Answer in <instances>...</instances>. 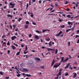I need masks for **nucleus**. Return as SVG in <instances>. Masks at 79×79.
Segmentation results:
<instances>
[{
  "instance_id": "f257e3e1",
  "label": "nucleus",
  "mask_w": 79,
  "mask_h": 79,
  "mask_svg": "<svg viewBox=\"0 0 79 79\" xmlns=\"http://www.w3.org/2000/svg\"><path fill=\"white\" fill-rule=\"evenodd\" d=\"M68 60H69V58H68L64 60V57H62L61 58V61H60V62H63V63H64L66 61H68Z\"/></svg>"
},
{
  "instance_id": "f03ea898",
  "label": "nucleus",
  "mask_w": 79,
  "mask_h": 79,
  "mask_svg": "<svg viewBox=\"0 0 79 79\" xmlns=\"http://www.w3.org/2000/svg\"><path fill=\"white\" fill-rule=\"evenodd\" d=\"M9 5H10V6H12L9 7L10 8H14V6L15 5V3L13 4L11 2H10L9 4Z\"/></svg>"
},
{
  "instance_id": "7ed1b4c3",
  "label": "nucleus",
  "mask_w": 79,
  "mask_h": 79,
  "mask_svg": "<svg viewBox=\"0 0 79 79\" xmlns=\"http://www.w3.org/2000/svg\"><path fill=\"white\" fill-rule=\"evenodd\" d=\"M62 34V31H60L58 34H57L56 35V36H60V34Z\"/></svg>"
},
{
  "instance_id": "20e7f679",
  "label": "nucleus",
  "mask_w": 79,
  "mask_h": 79,
  "mask_svg": "<svg viewBox=\"0 0 79 79\" xmlns=\"http://www.w3.org/2000/svg\"><path fill=\"white\" fill-rule=\"evenodd\" d=\"M55 60H53L52 61V63L51 64V66H53V64H55Z\"/></svg>"
},
{
  "instance_id": "39448f33",
  "label": "nucleus",
  "mask_w": 79,
  "mask_h": 79,
  "mask_svg": "<svg viewBox=\"0 0 79 79\" xmlns=\"http://www.w3.org/2000/svg\"><path fill=\"white\" fill-rule=\"evenodd\" d=\"M16 38V37L15 36H13L11 37V39L12 40H15V39Z\"/></svg>"
},
{
  "instance_id": "423d86ee",
  "label": "nucleus",
  "mask_w": 79,
  "mask_h": 79,
  "mask_svg": "<svg viewBox=\"0 0 79 79\" xmlns=\"http://www.w3.org/2000/svg\"><path fill=\"white\" fill-rule=\"evenodd\" d=\"M48 31L49 32H50V30L46 29V30H42V32L43 33H44V32H45V31Z\"/></svg>"
},
{
  "instance_id": "0eeeda50",
  "label": "nucleus",
  "mask_w": 79,
  "mask_h": 79,
  "mask_svg": "<svg viewBox=\"0 0 79 79\" xmlns=\"http://www.w3.org/2000/svg\"><path fill=\"white\" fill-rule=\"evenodd\" d=\"M35 38L36 39H39V36L38 35H35Z\"/></svg>"
},
{
  "instance_id": "6e6552de",
  "label": "nucleus",
  "mask_w": 79,
  "mask_h": 79,
  "mask_svg": "<svg viewBox=\"0 0 79 79\" xmlns=\"http://www.w3.org/2000/svg\"><path fill=\"white\" fill-rule=\"evenodd\" d=\"M34 59L35 60H36V61H37V60L38 61H40V59L39 58L35 57Z\"/></svg>"
},
{
  "instance_id": "1a4fd4ad",
  "label": "nucleus",
  "mask_w": 79,
  "mask_h": 79,
  "mask_svg": "<svg viewBox=\"0 0 79 79\" xmlns=\"http://www.w3.org/2000/svg\"><path fill=\"white\" fill-rule=\"evenodd\" d=\"M69 65H70V64H68L65 67V69H67V68L69 67Z\"/></svg>"
},
{
  "instance_id": "9d476101",
  "label": "nucleus",
  "mask_w": 79,
  "mask_h": 79,
  "mask_svg": "<svg viewBox=\"0 0 79 79\" xmlns=\"http://www.w3.org/2000/svg\"><path fill=\"white\" fill-rule=\"evenodd\" d=\"M69 65H70V64H68L65 67V69H67V68L69 67Z\"/></svg>"
},
{
  "instance_id": "9b49d317",
  "label": "nucleus",
  "mask_w": 79,
  "mask_h": 79,
  "mask_svg": "<svg viewBox=\"0 0 79 79\" xmlns=\"http://www.w3.org/2000/svg\"><path fill=\"white\" fill-rule=\"evenodd\" d=\"M54 68H57L58 67H59L58 65L54 64L53 66Z\"/></svg>"
},
{
  "instance_id": "f8f14e48",
  "label": "nucleus",
  "mask_w": 79,
  "mask_h": 79,
  "mask_svg": "<svg viewBox=\"0 0 79 79\" xmlns=\"http://www.w3.org/2000/svg\"><path fill=\"white\" fill-rule=\"evenodd\" d=\"M7 17H11V18H13V16L10 15L9 14H8L7 15Z\"/></svg>"
},
{
  "instance_id": "ddd939ff",
  "label": "nucleus",
  "mask_w": 79,
  "mask_h": 79,
  "mask_svg": "<svg viewBox=\"0 0 79 79\" xmlns=\"http://www.w3.org/2000/svg\"><path fill=\"white\" fill-rule=\"evenodd\" d=\"M11 47L13 50H15L16 49V47L15 46H11Z\"/></svg>"
},
{
  "instance_id": "4468645a",
  "label": "nucleus",
  "mask_w": 79,
  "mask_h": 79,
  "mask_svg": "<svg viewBox=\"0 0 79 79\" xmlns=\"http://www.w3.org/2000/svg\"><path fill=\"white\" fill-rule=\"evenodd\" d=\"M23 71H28V70L27 69H23Z\"/></svg>"
},
{
  "instance_id": "2eb2a0df",
  "label": "nucleus",
  "mask_w": 79,
  "mask_h": 79,
  "mask_svg": "<svg viewBox=\"0 0 79 79\" xmlns=\"http://www.w3.org/2000/svg\"><path fill=\"white\" fill-rule=\"evenodd\" d=\"M45 40L46 41H49L50 40V38H48L47 39H45Z\"/></svg>"
},
{
  "instance_id": "dca6fc26",
  "label": "nucleus",
  "mask_w": 79,
  "mask_h": 79,
  "mask_svg": "<svg viewBox=\"0 0 79 79\" xmlns=\"http://www.w3.org/2000/svg\"><path fill=\"white\" fill-rule=\"evenodd\" d=\"M25 76H26L27 77H31V74H26L25 75Z\"/></svg>"
},
{
  "instance_id": "f3484780",
  "label": "nucleus",
  "mask_w": 79,
  "mask_h": 79,
  "mask_svg": "<svg viewBox=\"0 0 79 79\" xmlns=\"http://www.w3.org/2000/svg\"><path fill=\"white\" fill-rule=\"evenodd\" d=\"M75 26V24H74V27L70 29H71L72 31H74V29Z\"/></svg>"
},
{
  "instance_id": "a211bd4d",
  "label": "nucleus",
  "mask_w": 79,
  "mask_h": 79,
  "mask_svg": "<svg viewBox=\"0 0 79 79\" xmlns=\"http://www.w3.org/2000/svg\"><path fill=\"white\" fill-rule=\"evenodd\" d=\"M30 68H34V65H32V64H31L30 65Z\"/></svg>"
},
{
  "instance_id": "6ab92c4d",
  "label": "nucleus",
  "mask_w": 79,
  "mask_h": 79,
  "mask_svg": "<svg viewBox=\"0 0 79 79\" xmlns=\"http://www.w3.org/2000/svg\"><path fill=\"white\" fill-rule=\"evenodd\" d=\"M25 29H27L28 28V25H25Z\"/></svg>"
},
{
  "instance_id": "aec40b11",
  "label": "nucleus",
  "mask_w": 79,
  "mask_h": 79,
  "mask_svg": "<svg viewBox=\"0 0 79 79\" xmlns=\"http://www.w3.org/2000/svg\"><path fill=\"white\" fill-rule=\"evenodd\" d=\"M52 41H50L49 43V45L50 46V47H52V44H51V43H52Z\"/></svg>"
},
{
  "instance_id": "412c9836",
  "label": "nucleus",
  "mask_w": 79,
  "mask_h": 79,
  "mask_svg": "<svg viewBox=\"0 0 79 79\" xmlns=\"http://www.w3.org/2000/svg\"><path fill=\"white\" fill-rule=\"evenodd\" d=\"M58 53V49H56L55 50V54H57Z\"/></svg>"
},
{
  "instance_id": "4be33fe9",
  "label": "nucleus",
  "mask_w": 79,
  "mask_h": 79,
  "mask_svg": "<svg viewBox=\"0 0 79 79\" xmlns=\"http://www.w3.org/2000/svg\"><path fill=\"white\" fill-rule=\"evenodd\" d=\"M19 54H20V51H19L17 53L16 55L18 56L19 55Z\"/></svg>"
},
{
  "instance_id": "5701e85b",
  "label": "nucleus",
  "mask_w": 79,
  "mask_h": 79,
  "mask_svg": "<svg viewBox=\"0 0 79 79\" xmlns=\"http://www.w3.org/2000/svg\"><path fill=\"white\" fill-rule=\"evenodd\" d=\"M71 31V29H69L66 30V31L67 32H69V31Z\"/></svg>"
},
{
  "instance_id": "b1692460",
  "label": "nucleus",
  "mask_w": 79,
  "mask_h": 79,
  "mask_svg": "<svg viewBox=\"0 0 79 79\" xmlns=\"http://www.w3.org/2000/svg\"><path fill=\"white\" fill-rule=\"evenodd\" d=\"M66 17H67V18H69L71 17V15H68L66 16Z\"/></svg>"
},
{
  "instance_id": "393cba45",
  "label": "nucleus",
  "mask_w": 79,
  "mask_h": 79,
  "mask_svg": "<svg viewBox=\"0 0 79 79\" xmlns=\"http://www.w3.org/2000/svg\"><path fill=\"white\" fill-rule=\"evenodd\" d=\"M21 20H22V19H21V18H19V19H18V21L19 22H20Z\"/></svg>"
},
{
  "instance_id": "a878e982",
  "label": "nucleus",
  "mask_w": 79,
  "mask_h": 79,
  "mask_svg": "<svg viewBox=\"0 0 79 79\" xmlns=\"http://www.w3.org/2000/svg\"><path fill=\"white\" fill-rule=\"evenodd\" d=\"M28 6H29V4H27V6L26 8V10L27 9Z\"/></svg>"
},
{
  "instance_id": "bb28decb",
  "label": "nucleus",
  "mask_w": 79,
  "mask_h": 79,
  "mask_svg": "<svg viewBox=\"0 0 79 79\" xmlns=\"http://www.w3.org/2000/svg\"><path fill=\"white\" fill-rule=\"evenodd\" d=\"M26 24H29V22L28 21H27L26 22Z\"/></svg>"
},
{
  "instance_id": "cd10ccee",
  "label": "nucleus",
  "mask_w": 79,
  "mask_h": 79,
  "mask_svg": "<svg viewBox=\"0 0 79 79\" xmlns=\"http://www.w3.org/2000/svg\"><path fill=\"white\" fill-rule=\"evenodd\" d=\"M41 68H42V69H44L45 68V66H41L40 67Z\"/></svg>"
},
{
  "instance_id": "c85d7f7f",
  "label": "nucleus",
  "mask_w": 79,
  "mask_h": 79,
  "mask_svg": "<svg viewBox=\"0 0 79 79\" xmlns=\"http://www.w3.org/2000/svg\"><path fill=\"white\" fill-rule=\"evenodd\" d=\"M64 27H65V26L64 25L61 26V28H64Z\"/></svg>"
},
{
  "instance_id": "c756f323",
  "label": "nucleus",
  "mask_w": 79,
  "mask_h": 79,
  "mask_svg": "<svg viewBox=\"0 0 79 79\" xmlns=\"http://www.w3.org/2000/svg\"><path fill=\"white\" fill-rule=\"evenodd\" d=\"M59 19H60L59 22H63V20H62V19H60V18H59Z\"/></svg>"
},
{
  "instance_id": "7c9ffc66",
  "label": "nucleus",
  "mask_w": 79,
  "mask_h": 79,
  "mask_svg": "<svg viewBox=\"0 0 79 79\" xmlns=\"http://www.w3.org/2000/svg\"><path fill=\"white\" fill-rule=\"evenodd\" d=\"M20 76H21V74L19 73H18V75H17V77H19Z\"/></svg>"
},
{
  "instance_id": "2f4dec72",
  "label": "nucleus",
  "mask_w": 79,
  "mask_h": 79,
  "mask_svg": "<svg viewBox=\"0 0 79 79\" xmlns=\"http://www.w3.org/2000/svg\"><path fill=\"white\" fill-rule=\"evenodd\" d=\"M47 49L48 50V52H49L50 50V48H47Z\"/></svg>"
},
{
  "instance_id": "473e14b6",
  "label": "nucleus",
  "mask_w": 79,
  "mask_h": 79,
  "mask_svg": "<svg viewBox=\"0 0 79 79\" xmlns=\"http://www.w3.org/2000/svg\"><path fill=\"white\" fill-rule=\"evenodd\" d=\"M65 76H68V73H66L65 74Z\"/></svg>"
},
{
  "instance_id": "72a5a7b5",
  "label": "nucleus",
  "mask_w": 79,
  "mask_h": 79,
  "mask_svg": "<svg viewBox=\"0 0 79 79\" xmlns=\"http://www.w3.org/2000/svg\"><path fill=\"white\" fill-rule=\"evenodd\" d=\"M7 45L8 46L10 45V41H8L7 44Z\"/></svg>"
},
{
  "instance_id": "f704fd0d",
  "label": "nucleus",
  "mask_w": 79,
  "mask_h": 79,
  "mask_svg": "<svg viewBox=\"0 0 79 79\" xmlns=\"http://www.w3.org/2000/svg\"><path fill=\"white\" fill-rule=\"evenodd\" d=\"M15 69H16V70H17L18 71H19V70L17 68V66H16L15 67Z\"/></svg>"
},
{
  "instance_id": "c9c22d12",
  "label": "nucleus",
  "mask_w": 79,
  "mask_h": 79,
  "mask_svg": "<svg viewBox=\"0 0 79 79\" xmlns=\"http://www.w3.org/2000/svg\"><path fill=\"white\" fill-rule=\"evenodd\" d=\"M50 50L51 51H55V49H51V48H50Z\"/></svg>"
},
{
  "instance_id": "e433bc0d",
  "label": "nucleus",
  "mask_w": 79,
  "mask_h": 79,
  "mask_svg": "<svg viewBox=\"0 0 79 79\" xmlns=\"http://www.w3.org/2000/svg\"><path fill=\"white\" fill-rule=\"evenodd\" d=\"M55 7H56V8H57V7H58V4H55Z\"/></svg>"
},
{
  "instance_id": "4c0bfd02",
  "label": "nucleus",
  "mask_w": 79,
  "mask_h": 79,
  "mask_svg": "<svg viewBox=\"0 0 79 79\" xmlns=\"http://www.w3.org/2000/svg\"><path fill=\"white\" fill-rule=\"evenodd\" d=\"M71 44V42H69L68 43V46H70V44Z\"/></svg>"
},
{
  "instance_id": "58836bf2",
  "label": "nucleus",
  "mask_w": 79,
  "mask_h": 79,
  "mask_svg": "<svg viewBox=\"0 0 79 79\" xmlns=\"http://www.w3.org/2000/svg\"><path fill=\"white\" fill-rule=\"evenodd\" d=\"M25 51H27V45H26L25 46Z\"/></svg>"
},
{
  "instance_id": "ea45409f",
  "label": "nucleus",
  "mask_w": 79,
  "mask_h": 79,
  "mask_svg": "<svg viewBox=\"0 0 79 79\" xmlns=\"http://www.w3.org/2000/svg\"><path fill=\"white\" fill-rule=\"evenodd\" d=\"M13 27L14 28H15V27H16V25H13Z\"/></svg>"
},
{
  "instance_id": "a19ab883",
  "label": "nucleus",
  "mask_w": 79,
  "mask_h": 79,
  "mask_svg": "<svg viewBox=\"0 0 79 79\" xmlns=\"http://www.w3.org/2000/svg\"><path fill=\"white\" fill-rule=\"evenodd\" d=\"M69 3V2H68L67 1H66V2H65V5H67V4Z\"/></svg>"
},
{
  "instance_id": "79ce46f5",
  "label": "nucleus",
  "mask_w": 79,
  "mask_h": 79,
  "mask_svg": "<svg viewBox=\"0 0 79 79\" xmlns=\"http://www.w3.org/2000/svg\"><path fill=\"white\" fill-rule=\"evenodd\" d=\"M61 73L60 72H59L58 74L59 75V76H61Z\"/></svg>"
},
{
  "instance_id": "37998d69",
  "label": "nucleus",
  "mask_w": 79,
  "mask_h": 79,
  "mask_svg": "<svg viewBox=\"0 0 79 79\" xmlns=\"http://www.w3.org/2000/svg\"><path fill=\"white\" fill-rule=\"evenodd\" d=\"M48 54H49V55H51L50 53L49 52H48L47 53H46V55H48Z\"/></svg>"
},
{
  "instance_id": "c03bdc74",
  "label": "nucleus",
  "mask_w": 79,
  "mask_h": 79,
  "mask_svg": "<svg viewBox=\"0 0 79 79\" xmlns=\"http://www.w3.org/2000/svg\"><path fill=\"white\" fill-rule=\"evenodd\" d=\"M0 74L1 75H3V72H0Z\"/></svg>"
},
{
  "instance_id": "a18cd8bd",
  "label": "nucleus",
  "mask_w": 79,
  "mask_h": 79,
  "mask_svg": "<svg viewBox=\"0 0 79 79\" xmlns=\"http://www.w3.org/2000/svg\"><path fill=\"white\" fill-rule=\"evenodd\" d=\"M71 22H68V24L69 25V24H71Z\"/></svg>"
},
{
  "instance_id": "49530a36",
  "label": "nucleus",
  "mask_w": 79,
  "mask_h": 79,
  "mask_svg": "<svg viewBox=\"0 0 79 79\" xmlns=\"http://www.w3.org/2000/svg\"><path fill=\"white\" fill-rule=\"evenodd\" d=\"M77 34H79V30L77 31Z\"/></svg>"
},
{
  "instance_id": "de8ad7c7",
  "label": "nucleus",
  "mask_w": 79,
  "mask_h": 79,
  "mask_svg": "<svg viewBox=\"0 0 79 79\" xmlns=\"http://www.w3.org/2000/svg\"><path fill=\"white\" fill-rule=\"evenodd\" d=\"M6 79H10V77H6Z\"/></svg>"
},
{
  "instance_id": "09e8293b",
  "label": "nucleus",
  "mask_w": 79,
  "mask_h": 79,
  "mask_svg": "<svg viewBox=\"0 0 79 79\" xmlns=\"http://www.w3.org/2000/svg\"><path fill=\"white\" fill-rule=\"evenodd\" d=\"M79 37V35H76L75 38H77V37Z\"/></svg>"
},
{
  "instance_id": "8fccbe9b",
  "label": "nucleus",
  "mask_w": 79,
  "mask_h": 79,
  "mask_svg": "<svg viewBox=\"0 0 79 79\" xmlns=\"http://www.w3.org/2000/svg\"><path fill=\"white\" fill-rule=\"evenodd\" d=\"M8 54H9L10 53V50H8L7 51Z\"/></svg>"
},
{
  "instance_id": "3c124183",
  "label": "nucleus",
  "mask_w": 79,
  "mask_h": 79,
  "mask_svg": "<svg viewBox=\"0 0 79 79\" xmlns=\"http://www.w3.org/2000/svg\"><path fill=\"white\" fill-rule=\"evenodd\" d=\"M33 24V25H36V23H34V22H33L32 23Z\"/></svg>"
},
{
  "instance_id": "603ef678",
  "label": "nucleus",
  "mask_w": 79,
  "mask_h": 79,
  "mask_svg": "<svg viewBox=\"0 0 79 79\" xmlns=\"http://www.w3.org/2000/svg\"><path fill=\"white\" fill-rule=\"evenodd\" d=\"M50 6H52V8H54V6H53V5H51Z\"/></svg>"
},
{
  "instance_id": "864d4df0",
  "label": "nucleus",
  "mask_w": 79,
  "mask_h": 79,
  "mask_svg": "<svg viewBox=\"0 0 79 79\" xmlns=\"http://www.w3.org/2000/svg\"><path fill=\"white\" fill-rule=\"evenodd\" d=\"M77 76V74L76 73H75L74 74V76Z\"/></svg>"
},
{
  "instance_id": "5fc2aeb1",
  "label": "nucleus",
  "mask_w": 79,
  "mask_h": 79,
  "mask_svg": "<svg viewBox=\"0 0 79 79\" xmlns=\"http://www.w3.org/2000/svg\"><path fill=\"white\" fill-rule=\"evenodd\" d=\"M36 32L37 33H38V34H39V31H36Z\"/></svg>"
},
{
  "instance_id": "6e6d98bb",
  "label": "nucleus",
  "mask_w": 79,
  "mask_h": 79,
  "mask_svg": "<svg viewBox=\"0 0 79 79\" xmlns=\"http://www.w3.org/2000/svg\"><path fill=\"white\" fill-rule=\"evenodd\" d=\"M61 71H62V69H60L59 70V72L61 73Z\"/></svg>"
},
{
  "instance_id": "4d7b16f0",
  "label": "nucleus",
  "mask_w": 79,
  "mask_h": 79,
  "mask_svg": "<svg viewBox=\"0 0 79 79\" xmlns=\"http://www.w3.org/2000/svg\"><path fill=\"white\" fill-rule=\"evenodd\" d=\"M29 5H31V0H30L29 1Z\"/></svg>"
},
{
  "instance_id": "13d9d810",
  "label": "nucleus",
  "mask_w": 79,
  "mask_h": 79,
  "mask_svg": "<svg viewBox=\"0 0 79 79\" xmlns=\"http://www.w3.org/2000/svg\"><path fill=\"white\" fill-rule=\"evenodd\" d=\"M61 62H60L59 64L58 65H57L59 67V66H60V64H61Z\"/></svg>"
},
{
  "instance_id": "bf43d9fd",
  "label": "nucleus",
  "mask_w": 79,
  "mask_h": 79,
  "mask_svg": "<svg viewBox=\"0 0 79 79\" xmlns=\"http://www.w3.org/2000/svg\"><path fill=\"white\" fill-rule=\"evenodd\" d=\"M30 16L32 18H33V16H34V15H30Z\"/></svg>"
},
{
  "instance_id": "052dcab7",
  "label": "nucleus",
  "mask_w": 79,
  "mask_h": 79,
  "mask_svg": "<svg viewBox=\"0 0 79 79\" xmlns=\"http://www.w3.org/2000/svg\"><path fill=\"white\" fill-rule=\"evenodd\" d=\"M10 29H12L13 28V27H12V26L10 25Z\"/></svg>"
},
{
  "instance_id": "680f3d73",
  "label": "nucleus",
  "mask_w": 79,
  "mask_h": 79,
  "mask_svg": "<svg viewBox=\"0 0 79 79\" xmlns=\"http://www.w3.org/2000/svg\"><path fill=\"white\" fill-rule=\"evenodd\" d=\"M3 44L4 45H6V43L5 42H4Z\"/></svg>"
},
{
  "instance_id": "e2e57ef3",
  "label": "nucleus",
  "mask_w": 79,
  "mask_h": 79,
  "mask_svg": "<svg viewBox=\"0 0 79 79\" xmlns=\"http://www.w3.org/2000/svg\"><path fill=\"white\" fill-rule=\"evenodd\" d=\"M21 47H22L23 48L24 47V45L23 44H21Z\"/></svg>"
},
{
  "instance_id": "0e129e2a",
  "label": "nucleus",
  "mask_w": 79,
  "mask_h": 79,
  "mask_svg": "<svg viewBox=\"0 0 79 79\" xmlns=\"http://www.w3.org/2000/svg\"><path fill=\"white\" fill-rule=\"evenodd\" d=\"M42 2V1L40 0L39 1V3H40V4H41V2Z\"/></svg>"
},
{
  "instance_id": "69168bd1",
  "label": "nucleus",
  "mask_w": 79,
  "mask_h": 79,
  "mask_svg": "<svg viewBox=\"0 0 79 79\" xmlns=\"http://www.w3.org/2000/svg\"><path fill=\"white\" fill-rule=\"evenodd\" d=\"M59 54H60V55H63V53L62 52H60V53Z\"/></svg>"
},
{
  "instance_id": "338daca9",
  "label": "nucleus",
  "mask_w": 79,
  "mask_h": 79,
  "mask_svg": "<svg viewBox=\"0 0 79 79\" xmlns=\"http://www.w3.org/2000/svg\"><path fill=\"white\" fill-rule=\"evenodd\" d=\"M27 52H24V54H26V53H27Z\"/></svg>"
},
{
  "instance_id": "774afa93",
  "label": "nucleus",
  "mask_w": 79,
  "mask_h": 79,
  "mask_svg": "<svg viewBox=\"0 0 79 79\" xmlns=\"http://www.w3.org/2000/svg\"><path fill=\"white\" fill-rule=\"evenodd\" d=\"M77 44H79V39H78V40L77 42Z\"/></svg>"
}]
</instances>
